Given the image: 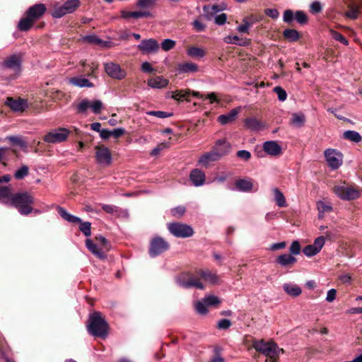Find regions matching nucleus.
<instances>
[{
	"mask_svg": "<svg viewBox=\"0 0 362 362\" xmlns=\"http://www.w3.org/2000/svg\"><path fill=\"white\" fill-rule=\"evenodd\" d=\"M187 54L194 58H202L205 55V51L199 47H191L187 50Z\"/></svg>",
	"mask_w": 362,
	"mask_h": 362,
	"instance_id": "79ce46f5",
	"label": "nucleus"
},
{
	"mask_svg": "<svg viewBox=\"0 0 362 362\" xmlns=\"http://www.w3.org/2000/svg\"><path fill=\"white\" fill-rule=\"evenodd\" d=\"M33 202L34 198L27 192L16 193L11 197L12 205L21 215H28L33 211L31 204Z\"/></svg>",
	"mask_w": 362,
	"mask_h": 362,
	"instance_id": "7ed1b4c3",
	"label": "nucleus"
},
{
	"mask_svg": "<svg viewBox=\"0 0 362 362\" xmlns=\"http://www.w3.org/2000/svg\"><path fill=\"white\" fill-rule=\"evenodd\" d=\"M170 233L177 238H189L192 236L194 230L190 226L180 223H170L168 224Z\"/></svg>",
	"mask_w": 362,
	"mask_h": 362,
	"instance_id": "6e6552de",
	"label": "nucleus"
},
{
	"mask_svg": "<svg viewBox=\"0 0 362 362\" xmlns=\"http://www.w3.org/2000/svg\"><path fill=\"white\" fill-rule=\"evenodd\" d=\"M5 105L13 112H23L28 107V101L21 98L14 99L12 97H8Z\"/></svg>",
	"mask_w": 362,
	"mask_h": 362,
	"instance_id": "4468645a",
	"label": "nucleus"
},
{
	"mask_svg": "<svg viewBox=\"0 0 362 362\" xmlns=\"http://www.w3.org/2000/svg\"><path fill=\"white\" fill-rule=\"evenodd\" d=\"M240 107L233 108L228 113L219 115L217 118V121L222 125H226L234 122L240 112Z\"/></svg>",
	"mask_w": 362,
	"mask_h": 362,
	"instance_id": "412c9836",
	"label": "nucleus"
},
{
	"mask_svg": "<svg viewBox=\"0 0 362 362\" xmlns=\"http://www.w3.org/2000/svg\"><path fill=\"white\" fill-rule=\"evenodd\" d=\"M295 20V12L291 9H286L283 14V21L284 23L291 24Z\"/></svg>",
	"mask_w": 362,
	"mask_h": 362,
	"instance_id": "5fc2aeb1",
	"label": "nucleus"
},
{
	"mask_svg": "<svg viewBox=\"0 0 362 362\" xmlns=\"http://www.w3.org/2000/svg\"><path fill=\"white\" fill-rule=\"evenodd\" d=\"M12 188L11 185L0 186V198L11 199L12 197Z\"/></svg>",
	"mask_w": 362,
	"mask_h": 362,
	"instance_id": "864d4df0",
	"label": "nucleus"
},
{
	"mask_svg": "<svg viewBox=\"0 0 362 362\" xmlns=\"http://www.w3.org/2000/svg\"><path fill=\"white\" fill-rule=\"evenodd\" d=\"M276 262L283 267H287L294 264L296 258L289 254H283L277 257Z\"/></svg>",
	"mask_w": 362,
	"mask_h": 362,
	"instance_id": "7c9ffc66",
	"label": "nucleus"
},
{
	"mask_svg": "<svg viewBox=\"0 0 362 362\" xmlns=\"http://www.w3.org/2000/svg\"><path fill=\"white\" fill-rule=\"evenodd\" d=\"M47 8L43 4H36L30 6L25 13V16L22 18L18 24V28L21 31H28L33 24L39 20L45 13Z\"/></svg>",
	"mask_w": 362,
	"mask_h": 362,
	"instance_id": "f03ea898",
	"label": "nucleus"
},
{
	"mask_svg": "<svg viewBox=\"0 0 362 362\" xmlns=\"http://www.w3.org/2000/svg\"><path fill=\"white\" fill-rule=\"evenodd\" d=\"M83 40L92 45H95L101 47H107L109 42L100 39L95 35H86L83 37Z\"/></svg>",
	"mask_w": 362,
	"mask_h": 362,
	"instance_id": "bb28decb",
	"label": "nucleus"
},
{
	"mask_svg": "<svg viewBox=\"0 0 362 362\" xmlns=\"http://www.w3.org/2000/svg\"><path fill=\"white\" fill-rule=\"evenodd\" d=\"M303 252L305 256L311 257L320 252H318L313 245H308L303 248Z\"/></svg>",
	"mask_w": 362,
	"mask_h": 362,
	"instance_id": "052dcab7",
	"label": "nucleus"
},
{
	"mask_svg": "<svg viewBox=\"0 0 362 362\" xmlns=\"http://www.w3.org/2000/svg\"><path fill=\"white\" fill-rule=\"evenodd\" d=\"M103 107V104L100 100L90 101V108L94 114H99Z\"/></svg>",
	"mask_w": 362,
	"mask_h": 362,
	"instance_id": "6e6d98bb",
	"label": "nucleus"
},
{
	"mask_svg": "<svg viewBox=\"0 0 362 362\" xmlns=\"http://www.w3.org/2000/svg\"><path fill=\"white\" fill-rule=\"evenodd\" d=\"M189 180L194 186L200 187L205 183L206 175L202 170L195 168L190 172Z\"/></svg>",
	"mask_w": 362,
	"mask_h": 362,
	"instance_id": "aec40b11",
	"label": "nucleus"
},
{
	"mask_svg": "<svg viewBox=\"0 0 362 362\" xmlns=\"http://www.w3.org/2000/svg\"><path fill=\"white\" fill-rule=\"evenodd\" d=\"M284 37L290 42H296L299 37V33L295 29H285L283 32Z\"/></svg>",
	"mask_w": 362,
	"mask_h": 362,
	"instance_id": "e433bc0d",
	"label": "nucleus"
},
{
	"mask_svg": "<svg viewBox=\"0 0 362 362\" xmlns=\"http://www.w3.org/2000/svg\"><path fill=\"white\" fill-rule=\"evenodd\" d=\"M105 73L112 78L116 80H122L127 75V71L122 69L119 64L114 62H107L104 64Z\"/></svg>",
	"mask_w": 362,
	"mask_h": 362,
	"instance_id": "9b49d317",
	"label": "nucleus"
},
{
	"mask_svg": "<svg viewBox=\"0 0 362 362\" xmlns=\"http://www.w3.org/2000/svg\"><path fill=\"white\" fill-rule=\"evenodd\" d=\"M108 324L100 312L89 315L87 330L90 335L105 339L108 334Z\"/></svg>",
	"mask_w": 362,
	"mask_h": 362,
	"instance_id": "f257e3e1",
	"label": "nucleus"
},
{
	"mask_svg": "<svg viewBox=\"0 0 362 362\" xmlns=\"http://www.w3.org/2000/svg\"><path fill=\"white\" fill-rule=\"evenodd\" d=\"M222 9L220 8L217 5H206L203 7L204 16L207 21H211L218 12Z\"/></svg>",
	"mask_w": 362,
	"mask_h": 362,
	"instance_id": "c85d7f7f",
	"label": "nucleus"
},
{
	"mask_svg": "<svg viewBox=\"0 0 362 362\" xmlns=\"http://www.w3.org/2000/svg\"><path fill=\"white\" fill-rule=\"evenodd\" d=\"M230 144L224 139H218L212 147L215 153L219 155L220 158L228 155L230 151Z\"/></svg>",
	"mask_w": 362,
	"mask_h": 362,
	"instance_id": "f3484780",
	"label": "nucleus"
},
{
	"mask_svg": "<svg viewBox=\"0 0 362 362\" xmlns=\"http://www.w3.org/2000/svg\"><path fill=\"white\" fill-rule=\"evenodd\" d=\"M274 92L276 93L279 101L284 102L287 98V93L286 90L281 86H276L273 89Z\"/></svg>",
	"mask_w": 362,
	"mask_h": 362,
	"instance_id": "13d9d810",
	"label": "nucleus"
},
{
	"mask_svg": "<svg viewBox=\"0 0 362 362\" xmlns=\"http://www.w3.org/2000/svg\"><path fill=\"white\" fill-rule=\"evenodd\" d=\"M305 121V117L303 113H294L291 119V124L296 127H301Z\"/></svg>",
	"mask_w": 362,
	"mask_h": 362,
	"instance_id": "4c0bfd02",
	"label": "nucleus"
},
{
	"mask_svg": "<svg viewBox=\"0 0 362 362\" xmlns=\"http://www.w3.org/2000/svg\"><path fill=\"white\" fill-rule=\"evenodd\" d=\"M169 244L160 236H156L150 242L148 253L151 257H156L169 249Z\"/></svg>",
	"mask_w": 362,
	"mask_h": 362,
	"instance_id": "423d86ee",
	"label": "nucleus"
},
{
	"mask_svg": "<svg viewBox=\"0 0 362 362\" xmlns=\"http://www.w3.org/2000/svg\"><path fill=\"white\" fill-rule=\"evenodd\" d=\"M295 20L300 25H305L308 21V18L304 11L298 10L295 12Z\"/></svg>",
	"mask_w": 362,
	"mask_h": 362,
	"instance_id": "a18cd8bd",
	"label": "nucleus"
},
{
	"mask_svg": "<svg viewBox=\"0 0 362 362\" xmlns=\"http://www.w3.org/2000/svg\"><path fill=\"white\" fill-rule=\"evenodd\" d=\"M68 81L70 84L80 88H92L94 86L92 82L82 76L70 78Z\"/></svg>",
	"mask_w": 362,
	"mask_h": 362,
	"instance_id": "b1692460",
	"label": "nucleus"
},
{
	"mask_svg": "<svg viewBox=\"0 0 362 362\" xmlns=\"http://www.w3.org/2000/svg\"><path fill=\"white\" fill-rule=\"evenodd\" d=\"M243 23L237 27L236 30L240 33H249V29L252 27V23L249 22L247 18L243 20Z\"/></svg>",
	"mask_w": 362,
	"mask_h": 362,
	"instance_id": "de8ad7c7",
	"label": "nucleus"
},
{
	"mask_svg": "<svg viewBox=\"0 0 362 362\" xmlns=\"http://www.w3.org/2000/svg\"><path fill=\"white\" fill-rule=\"evenodd\" d=\"M95 243L101 247L106 254L111 249V245L110 242L103 236H98L95 238Z\"/></svg>",
	"mask_w": 362,
	"mask_h": 362,
	"instance_id": "a19ab883",
	"label": "nucleus"
},
{
	"mask_svg": "<svg viewBox=\"0 0 362 362\" xmlns=\"http://www.w3.org/2000/svg\"><path fill=\"white\" fill-rule=\"evenodd\" d=\"M235 187L240 192H250L253 187L250 179H240L235 182Z\"/></svg>",
	"mask_w": 362,
	"mask_h": 362,
	"instance_id": "c756f323",
	"label": "nucleus"
},
{
	"mask_svg": "<svg viewBox=\"0 0 362 362\" xmlns=\"http://www.w3.org/2000/svg\"><path fill=\"white\" fill-rule=\"evenodd\" d=\"M282 353H284L283 349L279 348L275 342L271 341V344L267 348L263 355L269 358L271 362H277L279 354Z\"/></svg>",
	"mask_w": 362,
	"mask_h": 362,
	"instance_id": "6ab92c4d",
	"label": "nucleus"
},
{
	"mask_svg": "<svg viewBox=\"0 0 362 362\" xmlns=\"http://www.w3.org/2000/svg\"><path fill=\"white\" fill-rule=\"evenodd\" d=\"M332 192L343 201H352L360 197L361 193L356 187L341 182L333 186Z\"/></svg>",
	"mask_w": 362,
	"mask_h": 362,
	"instance_id": "20e7f679",
	"label": "nucleus"
},
{
	"mask_svg": "<svg viewBox=\"0 0 362 362\" xmlns=\"http://www.w3.org/2000/svg\"><path fill=\"white\" fill-rule=\"evenodd\" d=\"M221 158H219V155L215 153L213 149H211V151L206 152L200 156L199 159L198 160V165L207 168L211 165L212 163L218 161Z\"/></svg>",
	"mask_w": 362,
	"mask_h": 362,
	"instance_id": "dca6fc26",
	"label": "nucleus"
},
{
	"mask_svg": "<svg viewBox=\"0 0 362 362\" xmlns=\"http://www.w3.org/2000/svg\"><path fill=\"white\" fill-rule=\"evenodd\" d=\"M262 148L266 153L272 156H276L281 153V146L275 141L264 142Z\"/></svg>",
	"mask_w": 362,
	"mask_h": 362,
	"instance_id": "a211bd4d",
	"label": "nucleus"
},
{
	"mask_svg": "<svg viewBox=\"0 0 362 362\" xmlns=\"http://www.w3.org/2000/svg\"><path fill=\"white\" fill-rule=\"evenodd\" d=\"M198 276L206 281L215 284L218 281L217 276L209 270H199L197 272Z\"/></svg>",
	"mask_w": 362,
	"mask_h": 362,
	"instance_id": "72a5a7b5",
	"label": "nucleus"
},
{
	"mask_svg": "<svg viewBox=\"0 0 362 362\" xmlns=\"http://www.w3.org/2000/svg\"><path fill=\"white\" fill-rule=\"evenodd\" d=\"M175 282L180 287L185 289L194 287L199 289L204 288L199 276L189 272H183L177 275L175 277Z\"/></svg>",
	"mask_w": 362,
	"mask_h": 362,
	"instance_id": "39448f33",
	"label": "nucleus"
},
{
	"mask_svg": "<svg viewBox=\"0 0 362 362\" xmlns=\"http://www.w3.org/2000/svg\"><path fill=\"white\" fill-rule=\"evenodd\" d=\"M146 115H151V116H155V117H157L158 118H162V119L170 117L171 116H173L172 112H164V111H153V110L146 112Z\"/></svg>",
	"mask_w": 362,
	"mask_h": 362,
	"instance_id": "4d7b16f0",
	"label": "nucleus"
},
{
	"mask_svg": "<svg viewBox=\"0 0 362 362\" xmlns=\"http://www.w3.org/2000/svg\"><path fill=\"white\" fill-rule=\"evenodd\" d=\"M317 209L318 212L327 213L332 211V206L331 204L323 201H319L317 202Z\"/></svg>",
	"mask_w": 362,
	"mask_h": 362,
	"instance_id": "09e8293b",
	"label": "nucleus"
},
{
	"mask_svg": "<svg viewBox=\"0 0 362 362\" xmlns=\"http://www.w3.org/2000/svg\"><path fill=\"white\" fill-rule=\"evenodd\" d=\"M197 65L192 62H187L180 64L178 67V71L180 73L195 72L197 71Z\"/></svg>",
	"mask_w": 362,
	"mask_h": 362,
	"instance_id": "ea45409f",
	"label": "nucleus"
},
{
	"mask_svg": "<svg viewBox=\"0 0 362 362\" xmlns=\"http://www.w3.org/2000/svg\"><path fill=\"white\" fill-rule=\"evenodd\" d=\"M21 62L22 60L20 55L12 54L0 63V71L4 73L7 70H11L15 74H18L21 71Z\"/></svg>",
	"mask_w": 362,
	"mask_h": 362,
	"instance_id": "0eeeda50",
	"label": "nucleus"
},
{
	"mask_svg": "<svg viewBox=\"0 0 362 362\" xmlns=\"http://www.w3.org/2000/svg\"><path fill=\"white\" fill-rule=\"evenodd\" d=\"M95 152L96 160L98 163L105 165H109L112 162V156L107 147L98 146Z\"/></svg>",
	"mask_w": 362,
	"mask_h": 362,
	"instance_id": "2eb2a0df",
	"label": "nucleus"
},
{
	"mask_svg": "<svg viewBox=\"0 0 362 362\" xmlns=\"http://www.w3.org/2000/svg\"><path fill=\"white\" fill-rule=\"evenodd\" d=\"M207 304L204 303V298L202 301H198L195 304L196 311L202 315H205L208 312Z\"/></svg>",
	"mask_w": 362,
	"mask_h": 362,
	"instance_id": "bf43d9fd",
	"label": "nucleus"
},
{
	"mask_svg": "<svg viewBox=\"0 0 362 362\" xmlns=\"http://www.w3.org/2000/svg\"><path fill=\"white\" fill-rule=\"evenodd\" d=\"M64 4L71 13H73L81 5L79 0H67Z\"/></svg>",
	"mask_w": 362,
	"mask_h": 362,
	"instance_id": "3c124183",
	"label": "nucleus"
},
{
	"mask_svg": "<svg viewBox=\"0 0 362 362\" xmlns=\"http://www.w3.org/2000/svg\"><path fill=\"white\" fill-rule=\"evenodd\" d=\"M204 301L207 305H216L220 303L218 298L214 295H209L204 298Z\"/></svg>",
	"mask_w": 362,
	"mask_h": 362,
	"instance_id": "e2e57ef3",
	"label": "nucleus"
},
{
	"mask_svg": "<svg viewBox=\"0 0 362 362\" xmlns=\"http://www.w3.org/2000/svg\"><path fill=\"white\" fill-rule=\"evenodd\" d=\"M322 6L318 1H313L310 5V12L313 14H317L322 11Z\"/></svg>",
	"mask_w": 362,
	"mask_h": 362,
	"instance_id": "680f3d73",
	"label": "nucleus"
},
{
	"mask_svg": "<svg viewBox=\"0 0 362 362\" xmlns=\"http://www.w3.org/2000/svg\"><path fill=\"white\" fill-rule=\"evenodd\" d=\"M271 344V341H264L263 339L255 340L252 343L253 348L258 352L264 354L267 348Z\"/></svg>",
	"mask_w": 362,
	"mask_h": 362,
	"instance_id": "58836bf2",
	"label": "nucleus"
},
{
	"mask_svg": "<svg viewBox=\"0 0 362 362\" xmlns=\"http://www.w3.org/2000/svg\"><path fill=\"white\" fill-rule=\"evenodd\" d=\"M78 223H80L79 230L85 236L89 237L91 235V223L88 221L83 222L82 221Z\"/></svg>",
	"mask_w": 362,
	"mask_h": 362,
	"instance_id": "8fccbe9b",
	"label": "nucleus"
},
{
	"mask_svg": "<svg viewBox=\"0 0 362 362\" xmlns=\"http://www.w3.org/2000/svg\"><path fill=\"white\" fill-rule=\"evenodd\" d=\"M137 48L143 54L156 53L159 49V44L155 39L150 38L141 40L140 44L137 45Z\"/></svg>",
	"mask_w": 362,
	"mask_h": 362,
	"instance_id": "f8f14e48",
	"label": "nucleus"
},
{
	"mask_svg": "<svg viewBox=\"0 0 362 362\" xmlns=\"http://www.w3.org/2000/svg\"><path fill=\"white\" fill-rule=\"evenodd\" d=\"M327 165L333 170L338 169L342 164V154L336 149L327 148L324 152Z\"/></svg>",
	"mask_w": 362,
	"mask_h": 362,
	"instance_id": "9d476101",
	"label": "nucleus"
},
{
	"mask_svg": "<svg viewBox=\"0 0 362 362\" xmlns=\"http://www.w3.org/2000/svg\"><path fill=\"white\" fill-rule=\"evenodd\" d=\"M57 212L61 217L70 223H76V222H81V219L80 218L68 213L61 206L57 207Z\"/></svg>",
	"mask_w": 362,
	"mask_h": 362,
	"instance_id": "473e14b6",
	"label": "nucleus"
},
{
	"mask_svg": "<svg viewBox=\"0 0 362 362\" xmlns=\"http://www.w3.org/2000/svg\"><path fill=\"white\" fill-rule=\"evenodd\" d=\"M223 42L226 44H233L239 46L248 45V42L245 38H240L238 35H228L223 38Z\"/></svg>",
	"mask_w": 362,
	"mask_h": 362,
	"instance_id": "2f4dec72",
	"label": "nucleus"
},
{
	"mask_svg": "<svg viewBox=\"0 0 362 362\" xmlns=\"http://www.w3.org/2000/svg\"><path fill=\"white\" fill-rule=\"evenodd\" d=\"M86 246L96 257L100 259H106L107 255L105 254V252L101 250V247L96 243H93L90 239L86 240Z\"/></svg>",
	"mask_w": 362,
	"mask_h": 362,
	"instance_id": "4be33fe9",
	"label": "nucleus"
},
{
	"mask_svg": "<svg viewBox=\"0 0 362 362\" xmlns=\"http://www.w3.org/2000/svg\"><path fill=\"white\" fill-rule=\"evenodd\" d=\"M325 243V238L324 236H319L314 240L313 244H312L318 252H320L322 248L323 247Z\"/></svg>",
	"mask_w": 362,
	"mask_h": 362,
	"instance_id": "338daca9",
	"label": "nucleus"
},
{
	"mask_svg": "<svg viewBox=\"0 0 362 362\" xmlns=\"http://www.w3.org/2000/svg\"><path fill=\"white\" fill-rule=\"evenodd\" d=\"M284 291L291 296L296 297L301 294V288L295 284L286 283L283 286Z\"/></svg>",
	"mask_w": 362,
	"mask_h": 362,
	"instance_id": "a878e982",
	"label": "nucleus"
},
{
	"mask_svg": "<svg viewBox=\"0 0 362 362\" xmlns=\"http://www.w3.org/2000/svg\"><path fill=\"white\" fill-rule=\"evenodd\" d=\"M192 26L194 30L197 32H203L206 28V25L198 19L193 21Z\"/></svg>",
	"mask_w": 362,
	"mask_h": 362,
	"instance_id": "774afa93",
	"label": "nucleus"
},
{
	"mask_svg": "<svg viewBox=\"0 0 362 362\" xmlns=\"http://www.w3.org/2000/svg\"><path fill=\"white\" fill-rule=\"evenodd\" d=\"M191 95L198 98H202V95L199 92L191 91L190 90H176L173 92L172 98L177 100H188L187 98Z\"/></svg>",
	"mask_w": 362,
	"mask_h": 362,
	"instance_id": "5701e85b",
	"label": "nucleus"
},
{
	"mask_svg": "<svg viewBox=\"0 0 362 362\" xmlns=\"http://www.w3.org/2000/svg\"><path fill=\"white\" fill-rule=\"evenodd\" d=\"M70 134L66 128H59L48 132L43 137V140L49 144H56L64 141Z\"/></svg>",
	"mask_w": 362,
	"mask_h": 362,
	"instance_id": "1a4fd4ad",
	"label": "nucleus"
},
{
	"mask_svg": "<svg viewBox=\"0 0 362 362\" xmlns=\"http://www.w3.org/2000/svg\"><path fill=\"white\" fill-rule=\"evenodd\" d=\"M272 191L276 205L279 207L286 206L287 204L284 194L278 188H274Z\"/></svg>",
	"mask_w": 362,
	"mask_h": 362,
	"instance_id": "f704fd0d",
	"label": "nucleus"
},
{
	"mask_svg": "<svg viewBox=\"0 0 362 362\" xmlns=\"http://www.w3.org/2000/svg\"><path fill=\"white\" fill-rule=\"evenodd\" d=\"M157 0H137L136 7L140 8H151L156 3Z\"/></svg>",
	"mask_w": 362,
	"mask_h": 362,
	"instance_id": "49530a36",
	"label": "nucleus"
},
{
	"mask_svg": "<svg viewBox=\"0 0 362 362\" xmlns=\"http://www.w3.org/2000/svg\"><path fill=\"white\" fill-rule=\"evenodd\" d=\"M343 137L345 139H347L355 143H358L362 140V137L360 135V134L354 130L345 131L343 134Z\"/></svg>",
	"mask_w": 362,
	"mask_h": 362,
	"instance_id": "c9c22d12",
	"label": "nucleus"
},
{
	"mask_svg": "<svg viewBox=\"0 0 362 362\" xmlns=\"http://www.w3.org/2000/svg\"><path fill=\"white\" fill-rule=\"evenodd\" d=\"M359 13L358 8L356 6H351L349 10L346 12L345 16L351 19H356Z\"/></svg>",
	"mask_w": 362,
	"mask_h": 362,
	"instance_id": "69168bd1",
	"label": "nucleus"
},
{
	"mask_svg": "<svg viewBox=\"0 0 362 362\" xmlns=\"http://www.w3.org/2000/svg\"><path fill=\"white\" fill-rule=\"evenodd\" d=\"M88 108H90V100L88 99L82 100L76 105V111L78 114H86Z\"/></svg>",
	"mask_w": 362,
	"mask_h": 362,
	"instance_id": "37998d69",
	"label": "nucleus"
},
{
	"mask_svg": "<svg viewBox=\"0 0 362 362\" xmlns=\"http://www.w3.org/2000/svg\"><path fill=\"white\" fill-rule=\"evenodd\" d=\"M71 13L66 8L64 4L62 5H60L59 4L54 6L52 11V16L54 18H59L63 17L66 14H70Z\"/></svg>",
	"mask_w": 362,
	"mask_h": 362,
	"instance_id": "cd10ccee",
	"label": "nucleus"
},
{
	"mask_svg": "<svg viewBox=\"0 0 362 362\" xmlns=\"http://www.w3.org/2000/svg\"><path fill=\"white\" fill-rule=\"evenodd\" d=\"M175 45V41L171 39H165L161 43V48L164 51H168L173 49Z\"/></svg>",
	"mask_w": 362,
	"mask_h": 362,
	"instance_id": "0e129e2a",
	"label": "nucleus"
},
{
	"mask_svg": "<svg viewBox=\"0 0 362 362\" xmlns=\"http://www.w3.org/2000/svg\"><path fill=\"white\" fill-rule=\"evenodd\" d=\"M29 173V168L27 165H22L20 168H18L14 173V177L16 180H23L26 176H28Z\"/></svg>",
	"mask_w": 362,
	"mask_h": 362,
	"instance_id": "c03bdc74",
	"label": "nucleus"
},
{
	"mask_svg": "<svg viewBox=\"0 0 362 362\" xmlns=\"http://www.w3.org/2000/svg\"><path fill=\"white\" fill-rule=\"evenodd\" d=\"M330 35L333 39L341 42L344 45H349V41L339 32L332 29L329 30Z\"/></svg>",
	"mask_w": 362,
	"mask_h": 362,
	"instance_id": "603ef678",
	"label": "nucleus"
},
{
	"mask_svg": "<svg viewBox=\"0 0 362 362\" xmlns=\"http://www.w3.org/2000/svg\"><path fill=\"white\" fill-rule=\"evenodd\" d=\"M168 83L169 81L163 76H156L148 80V86L152 88H163Z\"/></svg>",
	"mask_w": 362,
	"mask_h": 362,
	"instance_id": "393cba45",
	"label": "nucleus"
},
{
	"mask_svg": "<svg viewBox=\"0 0 362 362\" xmlns=\"http://www.w3.org/2000/svg\"><path fill=\"white\" fill-rule=\"evenodd\" d=\"M244 127L250 132H259L265 129L267 124L255 117H250L245 119Z\"/></svg>",
	"mask_w": 362,
	"mask_h": 362,
	"instance_id": "ddd939ff",
	"label": "nucleus"
}]
</instances>
